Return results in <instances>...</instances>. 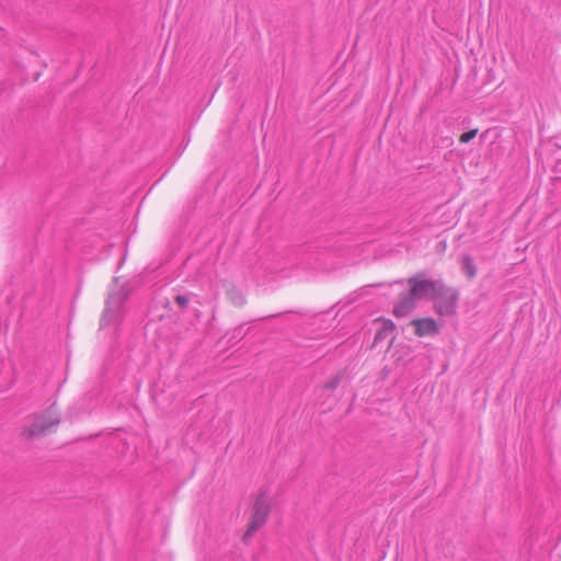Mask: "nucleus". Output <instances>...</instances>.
I'll return each mask as SVG.
<instances>
[{"mask_svg":"<svg viewBox=\"0 0 561 561\" xmlns=\"http://www.w3.org/2000/svg\"><path fill=\"white\" fill-rule=\"evenodd\" d=\"M416 298L408 291L402 293L398 299V301L393 306L392 313L397 318H402L411 313L416 307Z\"/></svg>","mask_w":561,"mask_h":561,"instance_id":"5","label":"nucleus"},{"mask_svg":"<svg viewBox=\"0 0 561 561\" xmlns=\"http://www.w3.org/2000/svg\"><path fill=\"white\" fill-rule=\"evenodd\" d=\"M408 284L409 290L416 300L433 299L436 290L442 288L440 280L419 279L417 277L409 278Z\"/></svg>","mask_w":561,"mask_h":561,"instance_id":"3","label":"nucleus"},{"mask_svg":"<svg viewBox=\"0 0 561 561\" xmlns=\"http://www.w3.org/2000/svg\"><path fill=\"white\" fill-rule=\"evenodd\" d=\"M462 271L467 274L469 279H472L477 275V267L473 259L469 255H465L461 260Z\"/></svg>","mask_w":561,"mask_h":561,"instance_id":"9","label":"nucleus"},{"mask_svg":"<svg viewBox=\"0 0 561 561\" xmlns=\"http://www.w3.org/2000/svg\"><path fill=\"white\" fill-rule=\"evenodd\" d=\"M478 134V129H471L469 131H466L463 134L460 135V142L462 144H467L469 141H471Z\"/></svg>","mask_w":561,"mask_h":561,"instance_id":"11","label":"nucleus"},{"mask_svg":"<svg viewBox=\"0 0 561 561\" xmlns=\"http://www.w3.org/2000/svg\"><path fill=\"white\" fill-rule=\"evenodd\" d=\"M417 336H433L439 331L436 321L432 318L415 319L411 321Z\"/></svg>","mask_w":561,"mask_h":561,"instance_id":"6","label":"nucleus"},{"mask_svg":"<svg viewBox=\"0 0 561 561\" xmlns=\"http://www.w3.org/2000/svg\"><path fill=\"white\" fill-rule=\"evenodd\" d=\"M123 304V298L119 294H114V295H111L106 301V308L103 312V317H102V325L106 324L108 321H111L112 319H114L118 311H119V308Z\"/></svg>","mask_w":561,"mask_h":561,"instance_id":"8","label":"nucleus"},{"mask_svg":"<svg viewBox=\"0 0 561 561\" xmlns=\"http://www.w3.org/2000/svg\"><path fill=\"white\" fill-rule=\"evenodd\" d=\"M340 380H341V379H340V376H337V375H336L332 380H330V381L325 385V387H327V388H330V389H334V388H336V387L339 386Z\"/></svg>","mask_w":561,"mask_h":561,"instance_id":"13","label":"nucleus"},{"mask_svg":"<svg viewBox=\"0 0 561 561\" xmlns=\"http://www.w3.org/2000/svg\"><path fill=\"white\" fill-rule=\"evenodd\" d=\"M380 328L377 330L375 337H374V346L378 345L381 341L390 337L389 341V347L393 344L394 341V332H396V324L388 319H382L379 321Z\"/></svg>","mask_w":561,"mask_h":561,"instance_id":"7","label":"nucleus"},{"mask_svg":"<svg viewBox=\"0 0 561 561\" xmlns=\"http://www.w3.org/2000/svg\"><path fill=\"white\" fill-rule=\"evenodd\" d=\"M175 302L178 304V306H180L181 308H185L188 304V298L186 296H183V295H178L175 297Z\"/></svg>","mask_w":561,"mask_h":561,"instance_id":"12","label":"nucleus"},{"mask_svg":"<svg viewBox=\"0 0 561 561\" xmlns=\"http://www.w3.org/2000/svg\"><path fill=\"white\" fill-rule=\"evenodd\" d=\"M229 299L237 307H242L245 305L247 300L243 294L238 289H231L228 293Z\"/></svg>","mask_w":561,"mask_h":561,"instance_id":"10","label":"nucleus"},{"mask_svg":"<svg viewBox=\"0 0 561 561\" xmlns=\"http://www.w3.org/2000/svg\"><path fill=\"white\" fill-rule=\"evenodd\" d=\"M433 300L435 301V311L439 316H454L457 311L459 293L455 288L446 287L442 282V288L436 290Z\"/></svg>","mask_w":561,"mask_h":561,"instance_id":"1","label":"nucleus"},{"mask_svg":"<svg viewBox=\"0 0 561 561\" xmlns=\"http://www.w3.org/2000/svg\"><path fill=\"white\" fill-rule=\"evenodd\" d=\"M270 511L268 495L266 493L259 494L253 505L252 518L244 534V539L252 537L266 523Z\"/></svg>","mask_w":561,"mask_h":561,"instance_id":"2","label":"nucleus"},{"mask_svg":"<svg viewBox=\"0 0 561 561\" xmlns=\"http://www.w3.org/2000/svg\"><path fill=\"white\" fill-rule=\"evenodd\" d=\"M59 423V417L53 415L51 411L44 414L36 415L32 424L27 427L26 433L28 437L39 436L49 432L54 426Z\"/></svg>","mask_w":561,"mask_h":561,"instance_id":"4","label":"nucleus"}]
</instances>
